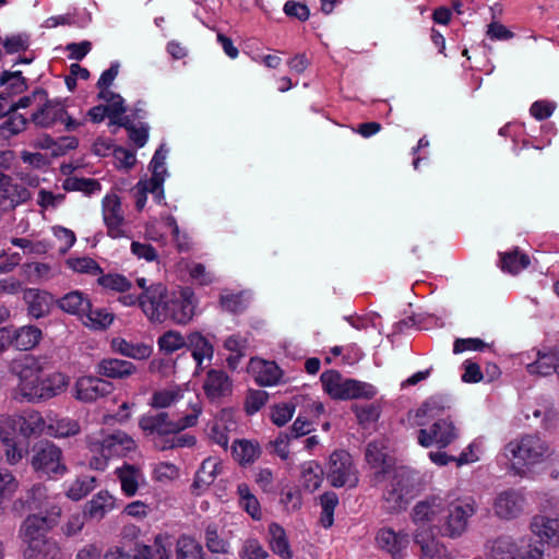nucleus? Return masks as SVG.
Listing matches in <instances>:
<instances>
[{"label":"nucleus","instance_id":"obj_10","mask_svg":"<svg viewBox=\"0 0 559 559\" xmlns=\"http://www.w3.org/2000/svg\"><path fill=\"white\" fill-rule=\"evenodd\" d=\"M32 121L39 128H50L57 122H62L67 131H75L84 124V119L72 118L66 109V105L60 99L41 100L38 108L31 116Z\"/></svg>","mask_w":559,"mask_h":559},{"label":"nucleus","instance_id":"obj_15","mask_svg":"<svg viewBox=\"0 0 559 559\" xmlns=\"http://www.w3.org/2000/svg\"><path fill=\"white\" fill-rule=\"evenodd\" d=\"M195 307L197 299L191 288L173 292L165 306V321L169 319L177 324H186L193 318Z\"/></svg>","mask_w":559,"mask_h":559},{"label":"nucleus","instance_id":"obj_18","mask_svg":"<svg viewBox=\"0 0 559 559\" xmlns=\"http://www.w3.org/2000/svg\"><path fill=\"white\" fill-rule=\"evenodd\" d=\"M365 460L369 467L374 471V480L382 481L385 475H391L396 468L393 459L386 452L384 440H377L368 443L365 451Z\"/></svg>","mask_w":559,"mask_h":559},{"label":"nucleus","instance_id":"obj_12","mask_svg":"<svg viewBox=\"0 0 559 559\" xmlns=\"http://www.w3.org/2000/svg\"><path fill=\"white\" fill-rule=\"evenodd\" d=\"M459 437V429L450 416L435 420L429 428L420 427L417 432V442L423 448L437 445L447 448Z\"/></svg>","mask_w":559,"mask_h":559},{"label":"nucleus","instance_id":"obj_61","mask_svg":"<svg viewBox=\"0 0 559 559\" xmlns=\"http://www.w3.org/2000/svg\"><path fill=\"white\" fill-rule=\"evenodd\" d=\"M171 540L167 535L158 534L152 545H147L150 555L147 559H170Z\"/></svg>","mask_w":559,"mask_h":559},{"label":"nucleus","instance_id":"obj_26","mask_svg":"<svg viewBox=\"0 0 559 559\" xmlns=\"http://www.w3.org/2000/svg\"><path fill=\"white\" fill-rule=\"evenodd\" d=\"M115 474L119 480L121 492L126 497H134L139 489L145 485L144 473L135 465L124 463L116 468Z\"/></svg>","mask_w":559,"mask_h":559},{"label":"nucleus","instance_id":"obj_1","mask_svg":"<svg viewBox=\"0 0 559 559\" xmlns=\"http://www.w3.org/2000/svg\"><path fill=\"white\" fill-rule=\"evenodd\" d=\"M188 407L189 412L176 420L170 419L168 413L165 412L144 414L139 419V427L146 436L153 437L154 444L157 448V441L165 442L169 435L179 433L198 424L202 414V403L199 396L195 395L190 399Z\"/></svg>","mask_w":559,"mask_h":559},{"label":"nucleus","instance_id":"obj_25","mask_svg":"<svg viewBox=\"0 0 559 559\" xmlns=\"http://www.w3.org/2000/svg\"><path fill=\"white\" fill-rule=\"evenodd\" d=\"M223 473V462L218 457L209 456L203 460L200 468L197 471L194 480L191 485L192 493L199 496L203 493Z\"/></svg>","mask_w":559,"mask_h":559},{"label":"nucleus","instance_id":"obj_17","mask_svg":"<svg viewBox=\"0 0 559 559\" xmlns=\"http://www.w3.org/2000/svg\"><path fill=\"white\" fill-rule=\"evenodd\" d=\"M35 471L49 477L59 476L66 473V465L61 460V450L52 443H43L32 459Z\"/></svg>","mask_w":559,"mask_h":559},{"label":"nucleus","instance_id":"obj_37","mask_svg":"<svg viewBox=\"0 0 559 559\" xmlns=\"http://www.w3.org/2000/svg\"><path fill=\"white\" fill-rule=\"evenodd\" d=\"M499 255L500 269L511 275H518L522 270L528 267L531 264L530 257L519 250V248L499 253Z\"/></svg>","mask_w":559,"mask_h":559},{"label":"nucleus","instance_id":"obj_29","mask_svg":"<svg viewBox=\"0 0 559 559\" xmlns=\"http://www.w3.org/2000/svg\"><path fill=\"white\" fill-rule=\"evenodd\" d=\"M110 349L118 355L134 359L146 360L153 353V347L143 342H131L121 336H115L110 341Z\"/></svg>","mask_w":559,"mask_h":559},{"label":"nucleus","instance_id":"obj_32","mask_svg":"<svg viewBox=\"0 0 559 559\" xmlns=\"http://www.w3.org/2000/svg\"><path fill=\"white\" fill-rule=\"evenodd\" d=\"M23 300L27 306V312L35 319L46 317L50 312L52 296L38 288H27L23 294Z\"/></svg>","mask_w":559,"mask_h":559},{"label":"nucleus","instance_id":"obj_16","mask_svg":"<svg viewBox=\"0 0 559 559\" xmlns=\"http://www.w3.org/2000/svg\"><path fill=\"white\" fill-rule=\"evenodd\" d=\"M168 296L167 288L162 283L151 284L145 292H142L140 307L150 321L159 323L165 321Z\"/></svg>","mask_w":559,"mask_h":559},{"label":"nucleus","instance_id":"obj_34","mask_svg":"<svg viewBox=\"0 0 559 559\" xmlns=\"http://www.w3.org/2000/svg\"><path fill=\"white\" fill-rule=\"evenodd\" d=\"M117 499L107 490L97 492L86 504V514L94 520L104 519L116 509Z\"/></svg>","mask_w":559,"mask_h":559},{"label":"nucleus","instance_id":"obj_63","mask_svg":"<svg viewBox=\"0 0 559 559\" xmlns=\"http://www.w3.org/2000/svg\"><path fill=\"white\" fill-rule=\"evenodd\" d=\"M557 364L554 355L538 354V358L533 364L527 365V371L531 374L548 376L556 371Z\"/></svg>","mask_w":559,"mask_h":559},{"label":"nucleus","instance_id":"obj_7","mask_svg":"<svg viewBox=\"0 0 559 559\" xmlns=\"http://www.w3.org/2000/svg\"><path fill=\"white\" fill-rule=\"evenodd\" d=\"M323 390L333 399H372L377 394L373 385L353 379H343L336 371H326L321 374Z\"/></svg>","mask_w":559,"mask_h":559},{"label":"nucleus","instance_id":"obj_41","mask_svg":"<svg viewBox=\"0 0 559 559\" xmlns=\"http://www.w3.org/2000/svg\"><path fill=\"white\" fill-rule=\"evenodd\" d=\"M69 383V377L61 372H53L43 377L40 401H46L61 394L67 390Z\"/></svg>","mask_w":559,"mask_h":559},{"label":"nucleus","instance_id":"obj_56","mask_svg":"<svg viewBox=\"0 0 559 559\" xmlns=\"http://www.w3.org/2000/svg\"><path fill=\"white\" fill-rule=\"evenodd\" d=\"M17 489L19 481L14 475L7 469H0V510L4 509V504L14 496Z\"/></svg>","mask_w":559,"mask_h":559},{"label":"nucleus","instance_id":"obj_52","mask_svg":"<svg viewBox=\"0 0 559 559\" xmlns=\"http://www.w3.org/2000/svg\"><path fill=\"white\" fill-rule=\"evenodd\" d=\"M301 479L306 489L317 490L323 479V469L316 461H308L301 465Z\"/></svg>","mask_w":559,"mask_h":559},{"label":"nucleus","instance_id":"obj_42","mask_svg":"<svg viewBox=\"0 0 559 559\" xmlns=\"http://www.w3.org/2000/svg\"><path fill=\"white\" fill-rule=\"evenodd\" d=\"M91 300L79 290L70 292L58 300L59 307L80 319L90 309Z\"/></svg>","mask_w":559,"mask_h":559},{"label":"nucleus","instance_id":"obj_60","mask_svg":"<svg viewBox=\"0 0 559 559\" xmlns=\"http://www.w3.org/2000/svg\"><path fill=\"white\" fill-rule=\"evenodd\" d=\"M240 559H267L269 552L254 537L245 539L239 549Z\"/></svg>","mask_w":559,"mask_h":559},{"label":"nucleus","instance_id":"obj_64","mask_svg":"<svg viewBox=\"0 0 559 559\" xmlns=\"http://www.w3.org/2000/svg\"><path fill=\"white\" fill-rule=\"evenodd\" d=\"M150 550L147 545H138L132 554L126 552L122 548L116 547L105 555V559H147Z\"/></svg>","mask_w":559,"mask_h":559},{"label":"nucleus","instance_id":"obj_20","mask_svg":"<svg viewBox=\"0 0 559 559\" xmlns=\"http://www.w3.org/2000/svg\"><path fill=\"white\" fill-rule=\"evenodd\" d=\"M114 386L99 377L83 376L74 384V397L84 403L95 402L111 393Z\"/></svg>","mask_w":559,"mask_h":559},{"label":"nucleus","instance_id":"obj_35","mask_svg":"<svg viewBox=\"0 0 559 559\" xmlns=\"http://www.w3.org/2000/svg\"><path fill=\"white\" fill-rule=\"evenodd\" d=\"M17 428L24 437L39 436L47 432V423L44 417L35 411L25 412L16 417Z\"/></svg>","mask_w":559,"mask_h":559},{"label":"nucleus","instance_id":"obj_19","mask_svg":"<svg viewBox=\"0 0 559 559\" xmlns=\"http://www.w3.org/2000/svg\"><path fill=\"white\" fill-rule=\"evenodd\" d=\"M451 408V400L445 395H432L427 399L415 412L409 413L413 425L425 427L431 420L442 419L441 416Z\"/></svg>","mask_w":559,"mask_h":559},{"label":"nucleus","instance_id":"obj_2","mask_svg":"<svg viewBox=\"0 0 559 559\" xmlns=\"http://www.w3.org/2000/svg\"><path fill=\"white\" fill-rule=\"evenodd\" d=\"M87 444L92 453L90 466L97 471H104L109 459L126 456L136 448L135 441L121 430L91 436Z\"/></svg>","mask_w":559,"mask_h":559},{"label":"nucleus","instance_id":"obj_5","mask_svg":"<svg viewBox=\"0 0 559 559\" xmlns=\"http://www.w3.org/2000/svg\"><path fill=\"white\" fill-rule=\"evenodd\" d=\"M58 520L53 516L31 514L23 521L20 537L26 545L25 559L50 554L52 544L46 538V534L58 523Z\"/></svg>","mask_w":559,"mask_h":559},{"label":"nucleus","instance_id":"obj_21","mask_svg":"<svg viewBox=\"0 0 559 559\" xmlns=\"http://www.w3.org/2000/svg\"><path fill=\"white\" fill-rule=\"evenodd\" d=\"M376 545L388 552L393 559H403L409 545V536L404 531L381 527L376 534Z\"/></svg>","mask_w":559,"mask_h":559},{"label":"nucleus","instance_id":"obj_28","mask_svg":"<svg viewBox=\"0 0 559 559\" xmlns=\"http://www.w3.org/2000/svg\"><path fill=\"white\" fill-rule=\"evenodd\" d=\"M414 543L420 548V559H449L447 548L435 537V532L416 530Z\"/></svg>","mask_w":559,"mask_h":559},{"label":"nucleus","instance_id":"obj_46","mask_svg":"<svg viewBox=\"0 0 559 559\" xmlns=\"http://www.w3.org/2000/svg\"><path fill=\"white\" fill-rule=\"evenodd\" d=\"M83 324L93 330H105L114 321V316L103 308H93L90 304V309L84 312L81 318Z\"/></svg>","mask_w":559,"mask_h":559},{"label":"nucleus","instance_id":"obj_58","mask_svg":"<svg viewBox=\"0 0 559 559\" xmlns=\"http://www.w3.org/2000/svg\"><path fill=\"white\" fill-rule=\"evenodd\" d=\"M157 344L162 352L171 354L187 346L188 337L185 338L183 335L177 331H168L158 337Z\"/></svg>","mask_w":559,"mask_h":559},{"label":"nucleus","instance_id":"obj_47","mask_svg":"<svg viewBox=\"0 0 559 559\" xmlns=\"http://www.w3.org/2000/svg\"><path fill=\"white\" fill-rule=\"evenodd\" d=\"M231 452L236 461L240 464L253 463L260 455L261 450L258 443L249 440H237L231 447Z\"/></svg>","mask_w":559,"mask_h":559},{"label":"nucleus","instance_id":"obj_30","mask_svg":"<svg viewBox=\"0 0 559 559\" xmlns=\"http://www.w3.org/2000/svg\"><path fill=\"white\" fill-rule=\"evenodd\" d=\"M248 371L255 382L263 386L275 385L282 376L278 366L274 361L260 358H252L250 360Z\"/></svg>","mask_w":559,"mask_h":559},{"label":"nucleus","instance_id":"obj_3","mask_svg":"<svg viewBox=\"0 0 559 559\" xmlns=\"http://www.w3.org/2000/svg\"><path fill=\"white\" fill-rule=\"evenodd\" d=\"M506 450L511 454L512 468L522 477L527 476L537 464L551 455L547 442L536 435H525L511 441Z\"/></svg>","mask_w":559,"mask_h":559},{"label":"nucleus","instance_id":"obj_40","mask_svg":"<svg viewBox=\"0 0 559 559\" xmlns=\"http://www.w3.org/2000/svg\"><path fill=\"white\" fill-rule=\"evenodd\" d=\"M269 544L272 551L283 559H290L293 552L285 530L277 523H271L267 528Z\"/></svg>","mask_w":559,"mask_h":559},{"label":"nucleus","instance_id":"obj_8","mask_svg":"<svg viewBox=\"0 0 559 559\" xmlns=\"http://www.w3.org/2000/svg\"><path fill=\"white\" fill-rule=\"evenodd\" d=\"M391 481L383 493L384 508L393 513L405 509L414 497V474L404 466L391 473Z\"/></svg>","mask_w":559,"mask_h":559},{"label":"nucleus","instance_id":"obj_48","mask_svg":"<svg viewBox=\"0 0 559 559\" xmlns=\"http://www.w3.org/2000/svg\"><path fill=\"white\" fill-rule=\"evenodd\" d=\"M27 123L28 120L22 114L9 108L7 118L0 124V136L9 139L17 135L26 129Z\"/></svg>","mask_w":559,"mask_h":559},{"label":"nucleus","instance_id":"obj_55","mask_svg":"<svg viewBox=\"0 0 559 559\" xmlns=\"http://www.w3.org/2000/svg\"><path fill=\"white\" fill-rule=\"evenodd\" d=\"M239 503L254 520L261 519V509L258 499L251 493L247 484H239L237 488Z\"/></svg>","mask_w":559,"mask_h":559},{"label":"nucleus","instance_id":"obj_59","mask_svg":"<svg viewBox=\"0 0 559 559\" xmlns=\"http://www.w3.org/2000/svg\"><path fill=\"white\" fill-rule=\"evenodd\" d=\"M168 151L165 150L164 145H162L154 154L150 167L152 170V177L148 180L154 182H158L159 185H164L165 178L167 176V169L165 166V160Z\"/></svg>","mask_w":559,"mask_h":559},{"label":"nucleus","instance_id":"obj_13","mask_svg":"<svg viewBox=\"0 0 559 559\" xmlns=\"http://www.w3.org/2000/svg\"><path fill=\"white\" fill-rule=\"evenodd\" d=\"M102 216L110 238L128 237L129 224L124 216L121 199L117 193H107L103 198Z\"/></svg>","mask_w":559,"mask_h":559},{"label":"nucleus","instance_id":"obj_36","mask_svg":"<svg viewBox=\"0 0 559 559\" xmlns=\"http://www.w3.org/2000/svg\"><path fill=\"white\" fill-rule=\"evenodd\" d=\"M132 191L135 199V206L139 211L144 209L147 193L153 194L157 203H160L165 199L163 186L148 179H141Z\"/></svg>","mask_w":559,"mask_h":559},{"label":"nucleus","instance_id":"obj_51","mask_svg":"<svg viewBox=\"0 0 559 559\" xmlns=\"http://www.w3.org/2000/svg\"><path fill=\"white\" fill-rule=\"evenodd\" d=\"M96 486L94 476L84 475L71 481L67 487V497L78 501L86 497Z\"/></svg>","mask_w":559,"mask_h":559},{"label":"nucleus","instance_id":"obj_27","mask_svg":"<svg viewBox=\"0 0 559 559\" xmlns=\"http://www.w3.org/2000/svg\"><path fill=\"white\" fill-rule=\"evenodd\" d=\"M203 390L206 397L210 401L215 402L231 393L233 383L226 372L223 370L212 369L206 374L203 383Z\"/></svg>","mask_w":559,"mask_h":559},{"label":"nucleus","instance_id":"obj_23","mask_svg":"<svg viewBox=\"0 0 559 559\" xmlns=\"http://www.w3.org/2000/svg\"><path fill=\"white\" fill-rule=\"evenodd\" d=\"M525 496L520 490L509 489L498 495L495 500L497 516L506 520L519 516L525 507Z\"/></svg>","mask_w":559,"mask_h":559},{"label":"nucleus","instance_id":"obj_43","mask_svg":"<svg viewBox=\"0 0 559 559\" xmlns=\"http://www.w3.org/2000/svg\"><path fill=\"white\" fill-rule=\"evenodd\" d=\"M187 347L192 352V357L198 365H201L204 359L210 360L213 357V346L200 332H192L188 335Z\"/></svg>","mask_w":559,"mask_h":559},{"label":"nucleus","instance_id":"obj_24","mask_svg":"<svg viewBox=\"0 0 559 559\" xmlns=\"http://www.w3.org/2000/svg\"><path fill=\"white\" fill-rule=\"evenodd\" d=\"M96 371L107 379L127 380L136 373L138 368L130 360L106 357L98 361Z\"/></svg>","mask_w":559,"mask_h":559},{"label":"nucleus","instance_id":"obj_9","mask_svg":"<svg viewBox=\"0 0 559 559\" xmlns=\"http://www.w3.org/2000/svg\"><path fill=\"white\" fill-rule=\"evenodd\" d=\"M475 513V503L471 498L447 499L439 532L447 537H460L467 527L468 519Z\"/></svg>","mask_w":559,"mask_h":559},{"label":"nucleus","instance_id":"obj_53","mask_svg":"<svg viewBox=\"0 0 559 559\" xmlns=\"http://www.w3.org/2000/svg\"><path fill=\"white\" fill-rule=\"evenodd\" d=\"M204 540L207 550L213 554H228L229 551V542L219 536L218 527L214 523L206 525Z\"/></svg>","mask_w":559,"mask_h":559},{"label":"nucleus","instance_id":"obj_62","mask_svg":"<svg viewBox=\"0 0 559 559\" xmlns=\"http://www.w3.org/2000/svg\"><path fill=\"white\" fill-rule=\"evenodd\" d=\"M249 340L247 336L240 334H233L226 338L224 346L227 350L235 354V356H230L228 358V364L234 367L236 361L245 355L246 349L248 348Z\"/></svg>","mask_w":559,"mask_h":559},{"label":"nucleus","instance_id":"obj_49","mask_svg":"<svg viewBox=\"0 0 559 559\" xmlns=\"http://www.w3.org/2000/svg\"><path fill=\"white\" fill-rule=\"evenodd\" d=\"M0 86L3 88L2 94L10 96L23 93L27 83L21 71H4L0 76Z\"/></svg>","mask_w":559,"mask_h":559},{"label":"nucleus","instance_id":"obj_50","mask_svg":"<svg viewBox=\"0 0 559 559\" xmlns=\"http://www.w3.org/2000/svg\"><path fill=\"white\" fill-rule=\"evenodd\" d=\"M80 432L78 421L70 418H49L47 433L56 438L74 436Z\"/></svg>","mask_w":559,"mask_h":559},{"label":"nucleus","instance_id":"obj_38","mask_svg":"<svg viewBox=\"0 0 559 559\" xmlns=\"http://www.w3.org/2000/svg\"><path fill=\"white\" fill-rule=\"evenodd\" d=\"M99 98L107 103L108 117L111 122L120 127H127V117H122L126 111L124 100L119 94H115L110 90H103L99 92Z\"/></svg>","mask_w":559,"mask_h":559},{"label":"nucleus","instance_id":"obj_39","mask_svg":"<svg viewBox=\"0 0 559 559\" xmlns=\"http://www.w3.org/2000/svg\"><path fill=\"white\" fill-rule=\"evenodd\" d=\"M185 390L179 385H169L153 392L148 405L153 408H168L183 399Z\"/></svg>","mask_w":559,"mask_h":559},{"label":"nucleus","instance_id":"obj_4","mask_svg":"<svg viewBox=\"0 0 559 559\" xmlns=\"http://www.w3.org/2000/svg\"><path fill=\"white\" fill-rule=\"evenodd\" d=\"M10 371L19 382L14 389V399L26 402H40L43 367L32 355H22L12 360Z\"/></svg>","mask_w":559,"mask_h":559},{"label":"nucleus","instance_id":"obj_14","mask_svg":"<svg viewBox=\"0 0 559 559\" xmlns=\"http://www.w3.org/2000/svg\"><path fill=\"white\" fill-rule=\"evenodd\" d=\"M447 499L433 496L415 504L412 512L416 530L431 531L439 530L442 514L445 511Z\"/></svg>","mask_w":559,"mask_h":559},{"label":"nucleus","instance_id":"obj_54","mask_svg":"<svg viewBox=\"0 0 559 559\" xmlns=\"http://www.w3.org/2000/svg\"><path fill=\"white\" fill-rule=\"evenodd\" d=\"M63 189L67 191H81L86 195L100 192V183L92 178L68 177L63 181Z\"/></svg>","mask_w":559,"mask_h":559},{"label":"nucleus","instance_id":"obj_33","mask_svg":"<svg viewBox=\"0 0 559 559\" xmlns=\"http://www.w3.org/2000/svg\"><path fill=\"white\" fill-rule=\"evenodd\" d=\"M8 331V345H12L20 350H28L35 347L40 338L41 331L35 325H24L15 330Z\"/></svg>","mask_w":559,"mask_h":559},{"label":"nucleus","instance_id":"obj_31","mask_svg":"<svg viewBox=\"0 0 559 559\" xmlns=\"http://www.w3.org/2000/svg\"><path fill=\"white\" fill-rule=\"evenodd\" d=\"M530 526L540 540L559 546V518L537 514L533 516Z\"/></svg>","mask_w":559,"mask_h":559},{"label":"nucleus","instance_id":"obj_45","mask_svg":"<svg viewBox=\"0 0 559 559\" xmlns=\"http://www.w3.org/2000/svg\"><path fill=\"white\" fill-rule=\"evenodd\" d=\"M557 412L554 408V404L547 400L544 399L542 403L537 404L536 406H527L525 411V417L526 419H530L531 416L534 418L542 419V426L545 429L550 428L555 421L557 420Z\"/></svg>","mask_w":559,"mask_h":559},{"label":"nucleus","instance_id":"obj_22","mask_svg":"<svg viewBox=\"0 0 559 559\" xmlns=\"http://www.w3.org/2000/svg\"><path fill=\"white\" fill-rule=\"evenodd\" d=\"M537 547H519L510 537L498 538L491 547V559H542Z\"/></svg>","mask_w":559,"mask_h":559},{"label":"nucleus","instance_id":"obj_44","mask_svg":"<svg viewBox=\"0 0 559 559\" xmlns=\"http://www.w3.org/2000/svg\"><path fill=\"white\" fill-rule=\"evenodd\" d=\"M175 554L176 559H204L201 544L188 535L178 537Z\"/></svg>","mask_w":559,"mask_h":559},{"label":"nucleus","instance_id":"obj_57","mask_svg":"<svg viewBox=\"0 0 559 559\" xmlns=\"http://www.w3.org/2000/svg\"><path fill=\"white\" fill-rule=\"evenodd\" d=\"M11 243L15 247L21 248L25 254H45L51 248V243L46 240H32L29 238H11Z\"/></svg>","mask_w":559,"mask_h":559},{"label":"nucleus","instance_id":"obj_11","mask_svg":"<svg viewBox=\"0 0 559 559\" xmlns=\"http://www.w3.org/2000/svg\"><path fill=\"white\" fill-rule=\"evenodd\" d=\"M326 478L333 487L353 488L358 484V473L350 454L344 450L334 451L325 467Z\"/></svg>","mask_w":559,"mask_h":559},{"label":"nucleus","instance_id":"obj_6","mask_svg":"<svg viewBox=\"0 0 559 559\" xmlns=\"http://www.w3.org/2000/svg\"><path fill=\"white\" fill-rule=\"evenodd\" d=\"M26 510H36L37 514L60 518L61 507L59 497L49 492L41 484L33 485L24 497L12 502V511L22 514Z\"/></svg>","mask_w":559,"mask_h":559}]
</instances>
